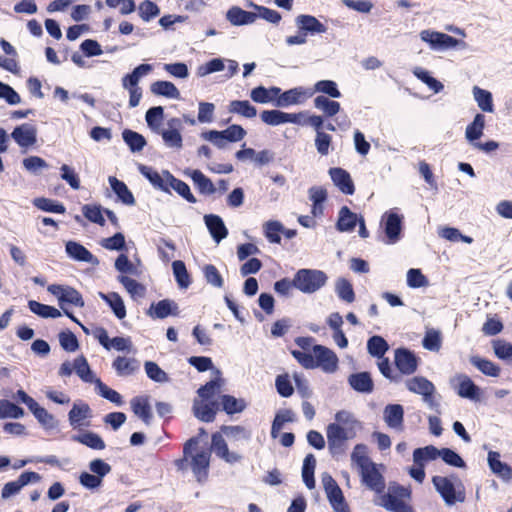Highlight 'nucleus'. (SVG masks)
Listing matches in <instances>:
<instances>
[{
  "label": "nucleus",
  "mask_w": 512,
  "mask_h": 512,
  "mask_svg": "<svg viewBox=\"0 0 512 512\" xmlns=\"http://www.w3.org/2000/svg\"><path fill=\"white\" fill-rule=\"evenodd\" d=\"M432 482L447 505L451 506L457 502L461 503L465 501L463 484L457 478L452 480L443 476H434Z\"/></svg>",
  "instance_id": "nucleus-2"
},
{
  "label": "nucleus",
  "mask_w": 512,
  "mask_h": 512,
  "mask_svg": "<svg viewBox=\"0 0 512 512\" xmlns=\"http://www.w3.org/2000/svg\"><path fill=\"white\" fill-rule=\"evenodd\" d=\"M265 235L272 243H280L281 235L291 239L296 235V230L285 229L284 226H266Z\"/></svg>",
  "instance_id": "nucleus-53"
},
{
  "label": "nucleus",
  "mask_w": 512,
  "mask_h": 512,
  "mask_svg": "<svg viewBox=\"0 0 512 512\" xmlns=\"http://www.w3.org/2000/svg\"><path fill=\"white\" fill-rule=\"evenodd\" d=\"M485 128V116L482 113H477L474 116L473 121L467 125L465 130V137L469 143L474 145L477 143L482 135Z\"/></svg>",
  "instance_id": "nucleus-29"
},
{
  "label": "nucleus",
  "mask_w": 512,
  "mask_h": 512,
  "mask_svg": "<svg viewBox=\"0 0 512 512\" xmlns=\"http://www.w3.org/2000/svg\"><path fill=\"white\" fill-rule=\"evenodd\" d=\"M221 404H222L223 410L227 414L240 413L246 407V403L243 399H237L230 395H223L221 397Z\"/></svg>",
  "instance_id": "nucleus-57"
},
{
  "label": "nucleus",
  "mask_w": 512,
  "mask_h": 512,
  "mask_svg": "<svg viewBox=\"0 0 512 512\" xmlns=\"http://www.w3.org/2000/svg\"><path fill=\"white\" fill-rule=\"evenodd\" d=\"M150 91L157 96H163L169 99H180V91L174 83L166 80H158L151 84Z\"/></svg>",
  "instance_id": "nucleus-28"
},
{
  "label": "nucleus",
  "mask_w": 512,
  "mask_h": 512,
  "mask_svg": "<svg viewBox=\"0 0 512 512\" xmlns=\"http://www.w3.org/2000/svg\"><path fill=\"white\" fill-rule=\"evenodd\" d=\"M313 353L316 368H320L325 373H334L338 369V357L331 349L322 345H315Z\"/></svg>",
  "instance_id": "nucleus-5"
},
{
  "label": "nucleus",
  "mask_w": 512,
  "mask_h": 512,
  "mask_svg": "<svg viewBox=\"0 0 512 512\" xmlns=\"http://www.w3.org/2000/svg\"><path fill=\"white\" fill-rule=\"evenodd\" d=\"M305 98V90L303 87H296L282 92L276 99L274 106L276 107H289L291 105L299 104Z\"/></svg>",
  "instance_id": "nucleus-25"
},
{
  "label": "nucleus",
  "mask_w": 512,
  "mask_h": 512,
  "mask_svg": "<svg viewBox=\"0 0 512 512\" xmlns=\"http://www.w3.org/2000/svg\"><path fill=\"white\" fill-rule=\"evenodd\" d=\"M65 250L68 256L76 261L87 262L93 265L99 264L98 258L94 257L91 252L77 242L68 241Z\"/></svg>",
  "instance_id": "nucleus-15"
},
{
  "label": "nucleus",
  "mask_w": 512,
  "mask_h": 512,
  "mask_svg": "<svg viewBox=\"0 0 512 512\" xmlns=\"http://www.w3.org/2000/svg\"><path fill=\"white\" fill-rule=\"evenodd\" d=\"M11 137L20 147L27 148L36 143L37 129L32 124L24 123L14 128Z\"/></svg>",
  "instance_id": "nucleus-9"
},
{
  "label": "nucleus",
  "mask_w": 512,
  "mask_h": 512,
  "mask_svg": "<svg viewBox=\"0 0 512 512\" xmlns=\"http://www.w3.org/2000/svg\"><path fill=\"white\" fill-rule=\"evenodd\" d=\"M228 111L245 118H253L257 115L256 108L248 100H233L229 103Z\"/></svg>",
  "instance_id": "nucleus-40"
},
{
  "label": "nucleus",
  "mask_w": 512,
  "mask_h": 512,
  "mask_svg": "<svg viewBox=\"0 0 512 512\" xmlns=\"http://www.w3.org/2000/svg\"><path fill=\"white\" fill-rule=\"evenodd\" d=\"M210 462V454L207 451H201L196 453L192 457V470L194 474L197 476L198 480H201L202 477L206 476L207 468Z\"/></svg>",
  "instance_id": "nucleus-41"
},
{
  "label": "nucleus",
  "mask_w": 512,
  "mask_h": 512,
  "mask_svg": "<svg viewBox=\"0 0 512 512\" xmlns=\"http://www.w3.org/2000/svg\"><path fill=\"white\" fill-rule=\"evenodd\" d=\"M294 420V413L291 410H281L279 411L274 418L271 428V436L276 438L283 426L287 422H292Z\"/></svg>",
  "instance_id": "nucleus-56"
},
{
  "label": "nucleus",
  "mask_w": 512,
  "mask_h": 512,
  "mask_svg": "<svg viewBox=\"0 0 512 512\" xmlns=\"http://www.w3.org/2000/svg\"><path fill=\"white\" fill-rule=\"evenodd\" d=\"M95 386L97 393L103 398L109 400L110 402L118 406H121L123 404L122 396L117 391L109 388L101 380H97Z\"/></svg>",
  "instance_id": "nucleus-60"
},
{
  "label": "nucleus",
  "mask_w": 512,
  "mask_h": 512,
  "mask_svg": "<svg viewBox=\"0 0 512 512\" xmlns=\"http://www.w3.org/2000/svg\"><path fill=\"white\" fill-rule=\"evenodd\" d=\"M112 366L119 376L131 375L138 368V364L135 359H130L121 356L117 357L114 360Z\"/></svg>",
  "instance_id": "nucleus-47"
},
{
  "label": "nucleus",
  "mask_w": 512,
  "mask_h": 512,
  "mask_svg": "<svg viewBox=\"0 0 512 512\" xmlns=\"http://www.w3.org/2000/svg\"><path fill=\"white\" fill-rule=\"evenodd\" d=\"M360 474L362 476L363 483L371 490L381 492L384 489L383 478L375 464L371 465V468L367 467V470L364 469L360 471Z\"/></svg>",
  "instance_id": "nucleus-27"
},
{
  "label": "nucleus",
  "mask_w": 512,
  "mask_h": 512,
  "mask_svg": "<svg viewBox=\"0 0 512 512\" xmlns=\"http://www.w3.org/2000/svg\"><path fill=\"white\" fill-rule=\"evenodd\" d=\"M148 314L151 317L163 319L169 315L178 314V305L173 300L164 299L156 304H152L149 308Z\"/></svg>",
  "instance_id": "nucleus-23"
},
{
  "label": "nucleus",
  "mask_w": 512,
  "mask_h": 512,
  "mask_svg": "<svg viewBox=\"0 0 512 512\" xmlns=\"http://www.w3.org/2000/svg\"><path fill=\"white\" fill-rule=\"evenodd\" d=\"M108 182L119 202L127 206L135 204V198L132 192L123 181L119 180L115 176H109Z\"/></svg>",
  "instance_id": "nucleus-17"
},
{
  "label": "nucleus",
  "mask_w": 512,
  "mask_h": 512,
  "mask_svg": "<svg viewBox=\"0 0 512 512\" xmlns=\"http://www.w3.org/2000/svg\"><path fill=\"white\" fill-rule=\"evenodd\" d=\"M348 382L354 390L361 393H370L373 390V381L367 372L350 375Z\"/></svg>",
  "instance_id": "nucleus-32"
},
{
  "label": "nucleus",
  "mask_w": 512,
  "mask_h": 512,
  "mask_svg": "<svg viewBox=\"0 0 512 512\" xmlns=\"http://www.w3.org/2000/svg\"><path fill=\"white\" fill-rule=\"evenodd\" d=\"M472 93L478 107L483 112L492 113L494 111L493 97L490 91L474 86Z\"/></svg>",
  "instance_id": "nucleus-36"
},
{
  "label": "nucleus",
  "mask_w": 512,
  "mask_h": 512,
  "mask_svg": "<svg viewBox=\"0 0 512 512\" xmlns=\"http://www.w3.org/2000/svg\"><path fill=\"white\" fill-rule=\"evenodd\" d=\"M442 344L440 331L436 329H428L422 341V345L429 351H439Z\"/></svg>",
  "instance_id": "nucleus-58"
},
{
  "label": "nucleus",
  "mask_w": 512,
  "mask_h": 512,
  "mask_svg": "<svg viewBox=\"0 0 512 512\" xmlns=\"http://www.w3.org/2000/svg\"><path fill=\"white\" fill-rule=\"evenodd\" d=\"M98 295L110 306L117 318L123 319L126 316V308L123 299L118 293L112 292L109 294H104L99 292Z\"/></svg>",
  "instance_id": "nucleus-37"
},
{
  "label": "nucleus",
  "mask_w": 512,
  "mask_h": 512,
  "mask_svg": "<svg viewBox=\"0 0 512 512\" xmlns=\"http://www.w3.org/2000/svg\"><path fill=\"white\" fill-rule=\"evenodd\" d=\"M161 135L164 144L169 148L181 149L183 146V138L181 132L175 130L161 129L158 133Z\"/></svg>",
  "instance_id": "nucleus-59"
},
{
  "label": "nucleus",
  "mask_w": 512,
  "mask_h": 512,
  "mask_svg": "<svg viewBox=\"0 0 512 512\" xmlns=\"http://www.w3.org/2000/svg\"><path fill=\"white\" fill-rule=\"evenodd\" d=\"M74 440L95 450H102L105 448V443L102 438L93 432L86 431L81 433L77 436H74Z\"/></svg>",
  "instance_id": "nucleus-52"
},
{
  "label": "nucleus",
  "mask_w": 512,
  "mask_h": 512,
  "mask_svg": "<svg viewBox=\"0 0 512 512\" xmlns=\"http://www.w3.org/2000/svg\"><path fill=\"white\" fill-rule=\"evenodd\" d=\"M335 292L340 299L347 303L355 300V293L352 284L345 278H339L335 282Z\"/></svg>",
  "instance_id": "nucleus-50"
},
{
  "label": "nucleus",
  "mask_w": 512,
  "mask_h": 512,
  "mask_svg": "<svg viewBox=\"0 0 512 512\" xmlns=\"http://www.w3.org/2000/svg\"><path fill=\"white\" fill-rule=\"evenodd\" d=\"M29 410L46 430H52L57 427L58 422L55 417L37 402Z\"/></svg>",
  "instance_id": "nucleus-34"
},
{
  "label": "nucleus",
  "mask_w": 512,
  "mask_h": 512,
  "mask_svg": "<svg viewBox=\"0 0 512 512\" xmlns=\"http://www.w3.org/2000/svg\"><path fill=\"white\" fill-rule=\"evenodd\" d=\"M74 372L86 383H94L96 385V381L100 380L90 369L86 358L83 356H79L74 360Z\"/></svg>",
  "instance_id": "nucleus-38"
},
{
  "label": "nucleus",
  "mask_w": 512,
  "mask_h": 512,
  "mask_svg": "<svg viewBox=\"0 0 512 512\" xmlns=\"http://www.w3.org/2000/svg\"><path fill=\"white\" fill-rule=\"evenodd\" d=\"M328 174L333 184L345 195L355 192L353 180L348 171L340 167L330 168Z\"/></svg>",
  "instance_id": "nucleus-10"
},
{
  "label": "nucleus",
  "mask_w": 512,
  "mask_h": 512,
  "mask_svg": "<svg viewBox=\"0 0 512 512\" xmlns=\"http://www.w3.org/2000/svg\"><path fill=\"white\" fill-rule=\"evenodd\" d=\"M194 415L203 422H212L218 411V403L210 399H195L193 404Z\"/></svg>",
  "instance_id": "nucleus-12"
},
{
  "label": "nucleus",
  "mask_w": 512,
  "mask_h": 512,
  "mask_svg": "<svg viewBox=\"0 0 512 512\" xmlns=\"http://www.w3.org/2000/svg\"><path fill=\"white\" fill-rule=\"evenodd\" d=\"M139 172L156 188L164 192H168V181L152 167L146 165L139 166Z\"/></svg>",
  "instance_id": "nucleus-33"
},
{
  "label": "nucleus",
  "mask_w": 512,
  "mask_h": 512,
  "mask_svg": "<svg viewBox=\"0 0 512 512\" xmlns=\"http://www.w3.org/2000/svg\"><path fill=\"white\" fill-rule=\"evenodd\" d=\"M361 423L355 415L347 410H340L335 414V422L330 423L326 429L328 448L335 455L342 453L346 442L355 438Z\"/></svg>",
  "instance_id": "nucleus-1"
},
{
  "label": "nucleus",
  "mask_w": 512,
  "mask_h": 512,
  "mask_svg": "<svg viewBox=\"0 0 512 512\" xmlns=\"http://www.w3.org/2000/svg\"><path fill=\"white\" fill-rule=\"evenodd\" d=\"M226 19L234 26L249 25L256 21L255 12L246 11L238 6H232L226 12Z\"/></svg>",
  "instance_id": "nucleus-16"
},
{
  "label": "nucleus",
  "mask_w": 512,
  "mask_h": 512,
  "mask_svg": "<svg viewBox=\"0 0 512 512\" xmlns=\"http://www.w3.org/2000/svg\"><path fill=\"white\" fill-rule=\"evenodd\" d=\"M212 450L217 456L231 464L238 462L241 458L237 453L229 452L227 444L220 434H214L212 436Z\"/></svg>",
  "instance_id": "nucleus-26"
},
{
  "label": "nucleus",
  "mask_w": 512,
  "mask_h": 512,
  "mask_svg": "<svg viewBox=\"0 0 512 512\" xmlns=\"http://www.w3.org/2000/svg\"><path fill=\"white\" fill-rule=\"evenodd\" d=\"M91 417V409L84 402H75L69 412V422L73 427L84 425V421Z\"/></svg>",
  "instance_id": "nucleus-30"
},
{
  "label": "nucleus",
  "mask_w": 512,
  "mask_h": 512,
  "mask_svg": "<svg viewBox=\"0 0 512 512\" xmlns=\"http://www.w3.org/2000/svg\"><path fill=\"white\" fill-rule=\"evenodd\" d=\"M440 457V449L435 446L429 445L423 448H417L413 452V461L415 464H423L435 460Z\"/></svg>",
  "instance_id": "nucleus-45"
},
{
  "label": "nucleus",
  "mask_w": 512,
  "mask_h": 512,
  "mask_svg": "<svg viewBox=\"0 0 512 512\" xmlns=\"http://www.w3.org/2000/svg\"><path fill=\"white\" fill-rule=\"evenodd\" d=\"M122 139L132 153L142 151L147 144V141L142 134L131 129L123 130Z\"/></svg>",
  "instance_id": "nucleus-31"
},
{
  "label": "nucleus",
  "mask_w": 512,
  "mask_h": 512,
  "mask_svg": "<svg viewBox=\"0 0 512 512\" xmlns=\"http://www.w3.org/2000/svg\"><path fill=\"white\" fill-rule=\"evenodd\" d=\"M452 385L460 397L472 401L479 400L480 388L467 375L459 374L455 376L452 380Z\"/></svg>",
  "instance_id": "nucleus-6"
},
{
  "label": "nucleus",
  "mask_w": 512,
  "mask_h": 512,
  "mask_svg": "<svg viewBox=\"0 0 512 512\" xmlns=\"http://www.w3.org/2000/svg\"><path fill=\"white\" fill-rule=\"evenodd\" d=\"M163 120L164 108L162 106L150 107L145 113L148 128L156 134L160 132Z\"/></svg>",
  "instance_id": "nucleus-35"
},
{
  "label": "nucleus",
  "mask_w": 512,
  "mask_h": 512,
  "mask_svg": "<svg viewBox=\"0 0 512 512\" xmlns=\"http://www.w3.org/2000/svg\"><path fill=\"white\" fill-rule=\"evenodd\" d=\"M495 355L501 359L512 363V344L505 340H494L492 343Z\"/></svg>",
  "instance_id": "nucleus-64"
},
{
  "label": "nucleus",
  "mask_w": 512,
  "mask_h": 512,
  "mask_svg": "<svg viewBox=\"0 0 512 512\" xmlns=\"http://www.w3.org/2000/svg\"><path fill=\"white\" fill-rule=\"evenodd\" d=\"M314 106L321 110L327 117L335 116L341 109L339 102L331 100L324 95H319L314 98Z\"/></svg>",
  "instance_id": "nucleus-42"
},
{
  "label": "nucleus",
  "mask_w": 512,
  "mask_h": 512,
  "mask_svg": "<svg viewBox=\"0 0 512 512\" xmlns=\"http://www.w3.org/2000/svg\"><path fill=\"white\" fill-rule=\"evenodd\" d=\"M118 281L124 286L132 298H142L145 295V287L136 280L124 275L118 276Z\"/></svg>",
  "instance_id": "nucleus-51"
},
{
  "label": "nucleus",
  "mask_w": 512,
  "mask_h": 512,
  "mask_svg": "<svg viewBox=\"0 0 512 512\" xmlns=\"http://www.w3.org/2000/svg\"><path fill=\"white\" fill-rule=\"evenodd\" d=\"M367 349L372 356L382 358L388 350V344L381 336H373L367 342Z\"/></svg>",
  "instance_id": "nucleus-62"
},
{
  "label": "nucleus",
  "mask_w": 512,
  "mask_h": 512,
  "mask_svg": "<svg viewBox=\"0 0 512 512\" xmlns=\"http://www.w3.org/2000/svg\"><path fill=\"white\" fill-rule=\"evenodd\" d=\"M217 377L206 383L204 386L198 389V395L203 399H210L212 396L216 395L221 391L223 386V379L219 377V372L217 371Z\"/></svg>",
  "instance_id": "nucleus-54"
},
{
  "label": "nucleus",
  "mask_w": 512,
  "mask_h": 512,
  "mask_svg": "<svg viewBox=\"0 0 512 512\" xmlns=\"http://www.w3.org/2000/svg\"><path fill=\"white\" fill-rule=\"evenodd\" d=\"M163 175L167 178L168 189L172 188L177 194L189 203H196V198L192 194L190 187L184 181L174 177L169 171H164Z\"/></svg>",
  "instance_id": "nucleus-24"
},
{
  "label": "nucleus",
  "mask_w": 512,
  "mask_h": 512,
  "mask_svg": "<svg viewBox=\"0 0 512 512\" xmlns=\"http://www.w3.org/2000/svg\"><path fill=\"white\" fill-rule=\"evenodd\" d=\"M28 307L31 312L42 318H57L61 316V312L58 309L35 300H30L28 302Z\"/></svg>",
  "instance_id": "nucleus-48"
},
{
  "label": "nucleus",
  "mask_w": 512,
  "mask_h": 512,
  "mask_svg": "<svg viewBox=\"0 0 512 512\" xmlns=\"http://www.w3.org/2000/svg\"><path fill=\"white\" fill-rule=\"evenodd\" d=\"M297 29L304 31L308 36L323 34L327 32V27L315 16L309 14H300L295 17Z\"/></svg>",
  "instance_id": "nucleus-11"
},
{
  "label": "nucleus",
  "mask_w": 512,
  "mask_h": 512,
  "mask_svg": "<svg viewBox=\"0 0 512 512\" xmlns=\"http://www.w3.org/2000/svg\"><path fill=\"white\" fill-rule=\"evenodd\" d=\"M420 38L435 51H445L452 48L465 49L468 46L463 40L430 29L422 30L420 32Z\"/></svg>",
  "instance_id": "nucleus-4"
},
{
  "label": "nucleus",
  "mask_w": 512,
  "mask_h": 512,
  "mask_svg": "<svg viewBox=\"0 0 512 512\" xmlns=\"http://www.w3.org/2000/svg\"><path fill=\"white\" fill-rule=\"evenodd\" d=\"M173 274L180 288L186 289L191 281L183 261L176 260L172 263Z\"/></svg>",
  "instance_id": "nucleus-55"
},
{
  "label": "nucleus",
  "mask_w": 512,
  "mask_h": 512,
  "mask_svg": "<svg viewBox=\"0 0 512 512\" xmlns=\"http://www.w3.org/2000/svg\"><path fill=\"white\" fill-rule=\"evenodd\" d=\"M351 462L358 468L359 472L364 469L367 470V467L371 468V465L374 464L368 457L367 447L363 444H358L354 447L351 454Z\"/></svg>",
  "instance_id": "nucleus-39"
},
{
  "label": "nucleus",
  "mask_w": 512,
  "mask_h": 512,
  "mask_svg": "<svg viewBox=\"0 0 512 512\" xmlns=\"http://www.w3.org/2000/svg\"><path fill=\"white\" fill-rule=\"evenodd\" d=\"M261 120L270 126H278L285 124L286 112L278 109L264 110L260 114Z\"/></svg>",
  "instance_id": "nucleus-61"
},
{
  "label": "nucleus",
  "mask_w": 512,
  "mask_h": 512,
  "mask_svg": "<svg viewBox=\"0 0 512 512\" xmlns=\"http://www.w3.org/2000/svg\"><path fill=\"white\" fill-rule=\"evenodd\" d=\"M152 71L151 64H140L133 69L131 73L126 74L122 78V87L126 90L139 89L140 78L146 76Z\"/></svg>",
  "instance_id": "nucleus-18"
},
{
  "label": "nucleus",
  "mask_w": 512,
  "mask_h": 512,
  "mask_svg": "<svg viewBox=\"0 0 512 512\" xmlns=\"http://www.w3.org/2000/svg\"><path fill=\"white\" fill-rule=\"evenodd\" d=\"M395 364L400 372L410 375L417 369L416 356L407 349H397L395 352Z\"/></svg>",
  "instance_id": "nucleus-13"
},
{
  "label": "nucleus",
  "mask_w": 512,
  "mask_h": 512,
  "mask_svg": "<svg viewBox=\"0 0 512 512\" xmlns=\"http://www.w3.org/2000/svg\"><path fill=\"white\" fill-rule=\"evenodd\" d=\"M188 175L198 191L203 195H211L215 193L216 188L213 182L200 170H187L185 172Z\"/></svg>",
  "instance_id": "nucleus-22"
},
{
  "label": "nucleus",
  "mask_w": 512,
  "mask_h": 512,
  "mask_svg": "<svg viewBox=\"0 0 512 512\" xmlns=\"http://www.w3.org/2000/svg\"><path fill=\"white\" fill-rule=\"evenodd\" d=\"M316 466V459L312 454H308L303 462L302 478L308 489L315 487L314 470Z\"/></svg>",
  "instance_id": "nucleus-46"
},
{
  "label": "nucleus",
  "mask_w": 512,
  "mask_h": 512,
  "mask_svg": "<svg viewBox=\"0 0 512 512\" xmlns=\"http://www.w3.org/2000/svg\"><path fill=\"white\" fill-rule=\"evenodd\" d=\"M40 479V475L36 472H24L18 477L17 480L8 482L3 486L1 497L3 499H8L11 496L19 493L24 486L28 485L29 483L39 482Z\"/></svg>",
  "instance_id": "nucleus-7"
},
{
  "label": "nucleus",
  "mask_w": 512,
  "mask_h": 512,
  "mask_svg": "<svg viewBox=\"0 0 512 512\" xmlns=\"http://www.w3.org/2000/svg\"><path fill=\"white\" fill-rule=\"evenodd\" d=\"M410 490L406 487L399 485H392L388 489V493L381 497L380 506L384 508L395 507L407 504L405 499L410 498Z\"/></svg>",
  "instance_id": "nucleus-8"
},
{
  "label": "nucleus",
  "mask_w": 512,
  "mask_h": 512,
  "mask_svg": "<svg viewBox=\"0 0 512 512\" xmlns=\"http://www.w3.org/2000/svg\"><path fill=\"white\" fill-rule=\"evenodd\" d=\"M314 92L322 93L328 96V98H340L342 94L338 88V85L333 80H320L314 84Z\"/></svg>",
  "instance_id": "nucleus-49"
},
{
  "label": "nucleus",
  "mask_w": 512,
  "mask_h": 512,
  "mask_svg": "<svg viewBox=\"0 0 512 512\" xmlns=\"http://www.w3.org/2000/svg\"><path fill=\"white\" fill-rule=\"evenodd\" d=\"M488 465L492 472L504 481L512 479V468L500 460V454L496 451H490L488 453Z\"/></svg>",
  "instance_id": "nucleus-20"
},
{
  "label": "nucleus",
  "mask_w": 512,
  "mask_h": 512,
  "mask_svg": "<svg viewBox=\"0 0 512 512\" xmlns=\"http://www.w3.org/2000/svg\"><path fill=\"white\" fill-rule=\"evenodd\" d=\"M327 279V275L321 270L300 269L294 275L293 285L305 294H312L321 289Z\"/></svg>",
  "instance_id": "nucleus-3"
},
{
  "label": "nucleus",
  "mask_w": 512,
  "mask_h": 512,
  "mask_svg": "<svg viewBox=\"0 0 512 512\" xmlns=\"http://www.w3.org/2000/svg\"><path fill=\"white\" fill-rule=\"evenodd\" d=\"M64 303H70L77 307H83L84 300H83L81 294L76 289L66 286L59 305L62 308V310L64 311L65 315H67L74 322L78 323L82 327V329L84 330L85 333H88V329L85 326H83L78 321V319L73 316L72 313H70L68 310L65 309Z\"/></svg>",
  "instance_id": "nucleus-14"
},
{
  "label": "nucleus",
  "mask_w": 512,
  "mask_h": 512,
  "mask_svg": "<svg viewBox=\"0 0 512 512\" xmlns=\"http://www.w3.org/2000/svg\"><path fill=\"white\" fill-rule=\"evenodd\" d=\"M470 363L487 376L498 377L500 374L499 366L490 360L481 358L479 356H471Z\"/></svg>",
  "instance_id": "nucleus-43"
},
{
  "label": "nucleus",
  "mask_w": 512,
  "mask_h": 512,
  "mask_svg": "<svg viewBox=\"0 0 512 512\" xmlns=\"http://www.w3.org/2000/svg\"><path fill=\"white\" fill-rule=\"evenodd\" d=\"M131 408L135 415L140 417L146 424H150L152 413L147 398L135 397L131 400Z\"/></svg>",
  "instance_id": "nucleus-44"
},
{
  "label": "nucleus",
  "mask_w": 512,
  "mask_h": 512,
  "mask_svg": "<svg viewBox=\"0 0 512 512\" xmlns=\"http://www.w3.org/2000/svg\"><path fill=\"white\" fill-rule=\"evenodd\" d=\"M326 495L336 512H349L343 493L339 487L326 492Z\"/></svg>",
  "instance_id": "nucleus-63"
},
{
  "label": "nucleus",
  "mask_w": 512,
  "mask_h": 512,
  "mask_svg": "<svg viewBox=\"0 0 512 512\" xmlns=\"http://www.w3.org/2000/svg\"><path fill=\"white\" fill-rule=\"evenodd\" d=\"M405 386L410 392L419 394L422 397L435 393L434 384L423 376L409 378L406 380Z\"/></svg>",
  "instance_id": "nucleus-19"
},
{
  "label": "nucleus",
  "mask_w": 512,
  "mask_h": 512,
  "mask_svg": "<svg viewBox=\"0 0 512 512\" xmlns=\"http://www.w3.org/2000/svg\"><path fill=\"white\" fill-rule=\"evenodd\" d=\"M383 417L390 428L402 430L404 410L400 404L387 405L384 409Z\"/></svg>",
  "instance_id": "nucleus-21"
}]
</instances>
